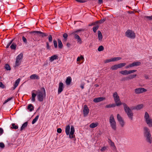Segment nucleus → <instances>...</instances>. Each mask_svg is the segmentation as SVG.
<instances>
[{
    "label": "nucleus",
    "instance_id": "1",
    "mask_svg": "<svg viewBox=\"0 0 152 152\" xmlns=\"http://www.w3.org/2000/svg\"><path fill=\"white\" fill-rule=\"evenodd\" d=\"M144 136L146 141L149 144L152 143V137L150 131L147 127L144 128Z\"/></svg>",
    "mask_w": 152,
    "mask_h": 152
},
{
    "label": "nucleus",
    "instance_id": "2",
    "mask_svg": "<svg viewBox=\"0 0 152 152\" xmlns=\"http://www.w3.org/2000/svg\"><path fill=\"white\" fill-rule=\"evenodd\" d=\"M70 126L69 125H67L65 127V132L66 135H69V137L70 139H72L75 137L74 134L75 129L74 126L73 125L71 126L70 132Z\"/></svg>",
    "mask_w": 152,
    "mask_h": 152
},
{
    "label": "nucleus",
    "instance_id": "3",
    "mask_svg": "<svg viewBox=\"0 0 152 152\" xmlns=\"http://www.w3.org/2000/svg\"><path fill=\"white\" fill-rule=\"evenodd\" d=\"M125 112L126 114L129 118L131 120L133 118V113L130 107L125 103L122 104Z\"/></svg>",
    "mask_w": 152,
    "mask_h": 152
},
{
    "label": "nucleus",
    "instance_id": "4",
    "mask_svg": "<svg viewBox=\"0 0 152 152\" xmlns=\"http://www.w3.org/2000/svg\"><path fill=\"white\" fill-rule=\"evenodd\" d=\"M38 93L37 95L38 100L42 102L44 98L46 96V92L45 90L44 87L42 88L41 90H38Z\"/></svg>",
    "mask_w": 152,
    "mask_h": 152
},
{
    "label": "nucleus",
    "instance_id": "5",
    "mask_svg": "<svg viewBox=\"0 0 152 152\" xmlns=\"http://www.w3.org/2000/svg\"><path fill=\"white\" fill-rule=\"evenodd\" d=\"M109 122L112 129L113 130L115 131L116 129V124L113 114H111L110 117Z\"/></svg>",
    "mask_w": 152,
    "mask_h": 152
},
{
    "label": "nucleus",
    "instance_id": "6",
    "mask_svg": "<svg viewBox=\"0 0 152 152\" xmlns=\"http://www.w3.org/2000/svg\"><path fill=\"white\" fill-rule=\"evenodd\" d=\"M144 118L146 124L149 127H151L152 126V121L151 119L150 118L149 114L146 112L145 113Z\"/></svg>",
    "mask_w": 152,
    "mask_h": 152
},
{
    "label": "nucleus",
    "instance_id": "7",
    "mask_svg": "<svg viewBox=\"0 0 152 152\" xmlns=\"http://www.w3.org/2000/svg\"><path fill=\"white\" fill-rule=\"evenodd\" d=\"M113 96L115 103H116L117 106L118 107L120 106L122 104V103L117 92L113 93Z\"/></svg>",
    "mask_w": 152,
    "mask_h": 152
},
{
    "label": "nucleus",
    "instance_id": "8",
    "mask_svg": "<svg viewBox=\"0 0 152 152\" xmlns=\"http://www.w3.org/2000/svg\"><path fill=\"white\" fill-rule=\"evenodd\" d=\"M125 36L127 37L134 39L135 37L134 32L132 30H128L125 32Z\"/></svg>",
    "mask_w": 152,
    "mask_h": 152
},
{
    "label": "nucleus",
    "instance_id": "9",
    "mask_svg": "<svg viewBox=\"0 0 152 152\" xmlns=\"http://www.w3.org/2000/svg\"><path fill=\"white\" fill-rule=\"evenodd\" d=\"M126 64V63H121L118 64H115L112 66L110 69L112 70H115L118 68H121L124 66Z\"/></svg>",
    "mask_w": 152,
    "mask_h": 152
},
{
    "label": "nucleus",
    "instance_id": "10",
    "mask_svg": "<svg viewBox=\"0 0 152 152\" xmlns=\"http://www.w3.org/2000/svg\"><path fill=\"white\" fill-rule=\"evenodd\" d=\"M137 71V70L136 69H134L129 70H123L120 71L119 72V73L123 75H125L135 72Z\"/></svg>",
    "mask_w": 152,
    "mask_h": 152
},
{
    "label": "nucleus",
    "instance_id": "11",
    "mask_svg": "<svg viewBox=\"0 0 152 152\" xmlns=\"http://www.w3.org/2000/svg\"><path fill=\"white\" fill-rule=\"evenodd\" d=\"M30 32L31 34H34V35L37 34H38L39 36L41 37H46L48 35V34L47 33L42 32L40 31H31Z\"/></svg>",
    "mask_w": 152,
    "mask_h": 152
},
{
    "label": "nucleus",
    "instance_id": "12",
    "mask_svg": "<svg viewBox=\"0 0 152 152\" xmlns=\"http://www.w3.org/2000/svg\"><path fill=\"white\" fill-rule=\"evenodd\" d=\"M117 118L121 126L123 127L124 125L125 122L122 118L118 114L117 115Z\"/></svg>",
    "mask_w": 152,
    "mask_h": 152
},
{
    "label": "nucleus",
    "instance_id": "13",
    "mask_svg": "<svg viewBox=\"0 0 152 152\" xmlns=\"http://www.w3.org/2000/svg\"><path fill=\"white\" fill-rule=\"evenodd\" d=\"M147 91V90L144 88H137L134 90L135 93L137 94L145 92Z\"/></svg>",
    "mask_w": 152,
    "mask_h": 152
},
{
    "label": "nucleus",
    "instance_id": "14",
    "mask_svg": "<svg viewBox=\"0 0 152 152\" xmlns=\"http://www.w3.org/2000/svg\"><path fill=\"white\" fill-rule=\"evenodd\" d=\"M77 33V32H75L74 31L72 33L71 35L74 36L75 38L77 39V42L79 43L80 44H81L82 43L81 39L79 36L76 34Z\"/></svg>",
    "mask_w": 152,
    "mask_h": 152
},
{
    "label": "nucleus",
    "instance_id": "15",
    "mask_svg": "<svg viewBox=\"0 0 152 152\" xmlns=\"http://www.w3.org/2000/svg\"><path fill=\"white\" fill-rule=\"evenodd\" d=\"M89 110L86 105H85L83 109V113L84 116L87 115L89 113Z\"/></svg>",
    "mask_w": 152,
    "mask_h": 152
},
{
    "label": "nucleus",
    "instance_id": "16",
    "mask_svg": "<svg viewBox=\"0 0 152 152\" xmlns=\"http://www.w3.org/2000/svg\"><path fill=\"white\" fill-rule=\"evenodd\" d=\"M108 143L110 145L112 149L114 151L116 150V148L115 145L114 143L110 139H108Z\"/></svg>",
    "mask_w": 152,
    "mask_h": 152
},
{
    "label": "nucleus",
    "instance_id": "17",
    "mask_svg": "<svg viewBox=\"0 0 152 152\" xmlns=\"http://www.w3.org/2000/svg\"><path fill=\"white\" fill-rule=\"evenodd\" d=\"M64 88V84L62 82H60L58 89V94H60L63 91Z\"/></svg>",
    "mask_w": 152,
    "mask_h": 152
},
{
    "label": "nucleus",
    "instance_id": "18",
    "mask_svg": "<svg viewBox=\"0 0 152 152\" xmlns=\"http://www.w3.org/2000/svg\"><path fill=\"white\" fill-rule=\"evenodd\" d=\"M143 105L142 104H139L137 105L136 106L132 107H131L132 110H140L143 107Z\"/></svg>",
    "mask_w": 152,
    "mask_h": 152
},
{
    "label": "nucleus",
    "instance_id": "19",
    "mask_svg": "<svg viewBox=\"0 0 152 152\" xmlns=\"http://www.w3.org/2000/svg\"><path fill=\"white\" fill-rule=\"evenodd\" d=\"M137 75L136 74L131 75H129L128 77L123 78V80H125L132 79L135 78L136 77Z\"/></svg>",
    "mask_w": 152,
    "mask_h": 152
},
{
    "label": "nucleus",
    "instance_id": "20",
    "mask_svg": "<svg viewBox=\"0 0 152 152\" xmlns=\"http://www.w3.org/2000/svg\"><path fill=\"white\" fill-rule=\"evenodd\" d=\"M105 99V98L103 97H99L94 99L93 100V101L94 102L98 103L102 101Z\"/></svg>",
    "mask_w": 152,
    "mask_h": 152
},
{
    "label": "nucleus",
    "instance_id": "21",
    "mask_svg": "<svg viewBox=\"0 0 152 152\" xmlns=\"http://www.w3.org/2000/svg\"><path fill=\"white\" fill-rule=\"evenodd\" d=\"M30 78L31 80L39 79V77L36 74H33L31 75Z\"/></svg>",
    "mask_w": 152,
    "mask_h": 152
},
{
    "label": "nucleus",
    "instance_id": "22",
    "mask_svg": "<svg viewBox=\"0 0 152 152\" xmlns=\"http://www.w3.org/2000/svg\"><path fill=\"white\" fill-rule=\"evenodd\" d=\"M131 64L132 67H133L140 66L141 64V63L140 61H134Z\"/></svg>",
    "mask_w": 152,
    "mask_h": 152
},
{
    "label": "nucleus",
    "instance_id": "23",
    "mask_svg": "<svg viewBox=\"0 0 152 152\" xmlns=\"http://www.w3.org/2000/svg\"><path fill=\"white\" fill-rule=\"evenodd\" d=\"M20 78H18L15 81V84L14 85V87H13V89L14 90L18 86L20 82Z\"/></svg>",
    "mask_w": 152,
    "mask_h": 152
},
{
    "label": "nucleus",
    "instance_id": "24",
    "mask_svg": "<svg viewBox=\"0 0 152 152\" xmlns=\"http://www.w3.org/2000/svg\"><path fill=\"white\" fill-rule=\"evenodd\" d=\"M28 124V122H26L23 124L20 128V131H23L25 128L27 126Z\"/></svg>",
    "mask_w": 152,
    "mask_h": 152
},
{
    "label": "nucleus",
    "instance_id": "25",
    "mask_svg": "<svg viewBox=\"0 0 152 152\" xmlns=\"http://www.w3.org/2000/svg\"><path fill=\"white\" fill-rule=\"evenodd\" d=\"M72 79L71 77H68L66 80V85H69L71 82Z\"/></svg>",
    "mask_w": 152,
    "mask_h": 152
},
{
    "label": "nucleus",
    "instance_id": "26",
    "mask_svg": "<svg viewBox=\"0 0 152 152\" xmlns=\"http://www.w3.org/2000/svg\"><path fill=\"white\" fill-rule=\"evenodd\" d=\"M98 37L99 41L102 40V36L101 32L100 31H98Z\"/></svg>",
    "mask_w": 152,
    "mask_h": 152
},
{
    "label": "nucleus",
    "instance_id": "27",
    "mask_svg": "<svg viewBox=\"0 0 152 152\" xmlns=\"http://www.w3.org/2000/svg\"><path fill=\"white\" fill-rule=\"evenodd\" d=\"M58 48L60 49H62L63 47V45L62 43L61 40L58 39Z\"/></svg>",
    "mask_w": 152,
    "mask_h": 152
},
{
    "label": "nucleus",
    "instance_id": "28",
    "mask_svg": "<svg viewBox=\"0 0 152 152\" xmlns=\"http://www.w3.org/2000/svg\"><path fill=\"white\" fill-rule=\"evenodd\" d=\"M57 58L58 56L56 55H54L52 56L50 58V60L51 61H53L54 60L56 59Z\"/></svg>",
    "mask_w": 152,
    "mask_h": 152
},
{
    "label": "nucleus",
    "instance_id": "29",
    "mask_svg": "<svg viewBox=\"0 0 152 152\" xmlns=\"http://www.w3.org/2000/svg\"><path fill=\"white\" fill-rule=\"evenodd\" d=\"M68 35L66 33H65L63 34V37L64 39H63L62 41L63 43L65 42L67 40Z\"/></svg>",
    "mask_w": 152,
    "mask_h": 152
},
{
    "label": "nucleus",
    "instance_id": "30",
    "mask_svg": "<svg viewBox=\"0 0 152 152\" xmlns=\"http://www.w3.org/2000/svg\"><path fill=\"white\" fill-rule=\"evenodd\" d=\"M34 107L31 104H29L28 106L27 109L31 112L34 110Z\"/></svg>",
    "mask_w": 152,
    "mask_h": 152
},
{
    "label": "nucleus",
    "instance_id": "31",
    "mask_svg": "<svg viewBox=\"0 0 152 152\" xmlns=\"http://www.w3.org/2000/svg\"><path fill=\"white\" fill-rule=\"evenodd\" d=\"M21 63V60H18L16 59L15 61V65L14 66L15 67H16L19 66Z\"/></svg>",
    "mask_w": 152,
    "mask_h": 152
},
{
    "label": "nucleus",
    "instance_id": "32",
    "mask_svg": "<svg viewBox=\"0 0 152 152\" xmlns=\"http://www.w3.org/2000/svg\"><path fill=\"white\" fill-rule=\"evenodd\" d=\"M98 125V123H92L90 125L89 127L91 128H94L96 127Z\"/></svg>",
    "mask_w": 152,
    "mask_h": 152
},
{
    "label": "nucleus",
    "instance_id": "33",
    "mask_svg": "<svg viewBox=\"0 0 152 152\" xmlns=\"http://www.w3.org/2000/svg\"><path fill=\"white\" fill-rule=\"evenodd\" d=\"M39 117V115H38L36 116L35 118L33 120L32 122V124H34L38 120Z\"/></svg>",
    "mask_w": 152,
    "mask_h": 152
},
{
    "label": "nucleus",
    "instance_id": "34",
    "mask_svg": "<svg viewBox=\"0 0 152 152\" xmlns=\"http://www.w3.org/2000/svg\"><path fill=\"white\" fill-rule=\"evenodd\" d=\"M4 68L7 71L11 70V67L10 65L7 64H6L4 66Z\"/></svg>",
    "mask_w": 152,
    "mask_h": 152
},
{
    "label": "nucleus",
    "instance_id": "35",
    "mask_svg": "<svg viewBox=\"0 0 152 152\" xmlns=\"http://www.w3.org/2000/svg\"><path fill=\"white\" fill-rule=\"evenodd\" d=\"M37 95L36 94H35L34 93H32V98L31 101L33 102H34L35 101V98Z\"/></svg>",
    "mask_w": 152,
    "mask_h": 152
},
{
    "label": "nucleus",
    "instance_id": "36",
    "mask_svg": "<svg viewBox=\"0 0 152 152\" xmlns=\"http://www.w3.org/2000/svg\"><path fill=\"white\" fill-rule=\"evenodd\" d=\"M111 58L112 61H115L121 59V58L120 57H114Z\"/></svg>",
    "mask_w": 152,
    "mask_h": 152
},
{
    "label": "nucleus",
    "instance_id": "37",
    "mask_svg": "<svg viewBox=\"0 0 152 152\" xmlns=\"http://www.w3.org/2000/svg\"><path fill=\"white\" fill-rule=\"evenodd\" d=\"M16 47V45L15 43L13 42L12 43L11 45L10 48L11 49L15 50V49Z\"/></svg>",
    "mask_w": 152,
    "mask_h": 152
},
{
    "label": "nucleus",
    "instance_id": "38",
    "mask_svg": "<svg viewBox=\"0 0 152 152\" xmlns=\"http://www.w3.org/2000/svg\"><path fill=\"white\" fill-rule=\"evenodd\" d=\"M23 54L21 53L18 55L16 57V59L21 60L23 58Z\"/></svg>",
    "mask_w": 152,
    "mask_h": 152
},
{
    "label": "nucleus",
    "instance_id": "39",
    "mask_svg": "<svg viewBox=\"0 0 152 152\" xmlns=\"http://www.w3.org/2000/svg\"><path fill=\"white\" fill-rule=\"evenodd\" d=\"M12 126L11 127V128L12 129H17L18 126L17 125H16L15 124L13 123L12 124Z\"/></svg>",
    "mask_w": 152,
    "mask_h": 152
},
{
    "label": "nucleus",
    "instance_id": "40",
    "mask_svg": "<svg viewBox=\"0 0 152 152\" xmlns=\"http://www.w3.org/2000/svg\"><path fill=\"white\" fill-rule=\"evenodd\" d=\"M99 27L98 25H97L93 27V31L94 33H96V30L98 29Z\"/></svg>",
    "mask_w": 152,
    "mask_h": 152
},
{
    "label": "nucleus",
    "instance_id": "41",
    "mask_svg": "<svg viewBox=\"0 0 152 152\" xmlns=\"http://www.w3.org/2000/svg\"><path fill=\"white\" fill-rule=\"evenodd\" d=\"M84 59V58L83 56H80L78 57L77 59V61H80V60H83Z\"/></svg>",
    "mask_w": 152,
    "mask_h": 152
},
{
    "label": "nucleus",
    "instance_id": "42",
    "mask_svg": "<svg viewBox=\"0 0 152 152\" xmlns=\"http://www.w3.org/2000/svg\"><path fill=\"white\" fill-rule=\"evenodd\" d=\"M104 48L103 47L102 45H101L98 48V50L99 51H103L104 50Z\"/></svg>",
    "mask_w": 152,
    "mask_h": 152
},
{
    "label": "nucleus",
    "instance_id": "43",
    "mask_svg": "<svg viewBox=\"0 0 152 152\" xmlns=\"http://www.w3.org/2000/svg\"><path fill=\"white\" fill-rule=\"evenodd\" d=\"M145 18L149 20H152V15L151 16H145Z\"/></svg>",
    "mask_w": 152,
    "mask_h": 152
},
{
    "label": "nucleus",
    "instance_id": "44",
    "mask_svg": "<svg viewBox=\"0 0 152 152\" xmlns=\"http://www.w3.org/2000/svg\"><path fill=\"white\" fill-rule=\"evenodd\" d=\"M53 42L55 48H57V41L56 40H54L53 41Z\"/></svg>",
    "mask_w": 152,
    "mask_h": 152
},
{
    "label": "nucleus",
    "instance_id": "45",
    "mask_svg": "<svg viewBox=\"0 0 152 152\" xmlns=\"http://www.w3.org/2000/svg\"><path fill=\"white\" fill-rule=\"evenodd\" d=\"M12 99V97H10L8 98L7 100L5 101L3 103V104H5L8 101H10Z\"/></svg>",
    "mask_w": 152,
    "mask_h": 152
},
{
    "label": "nucleus",
    "instance_id": "46",
    "mask_svg": "<svg viewBox=\"0 0 152 152\" xmlns=\"http://www.w3.org/2000/svg\"><path fill=\"white\" fill-rule=\"evenodd\" d=\"M13 41V39L12 40L9 42L6 46V48H8L9 47V46L12 44Z\"/></svg>",
    "mask_w": 152,
    "mask_h": 152
},
{
    "label": "nucleus",
    "instance_id": "47",
    "mask_svg": "<svg viewBox=\"0 0 152 152\" xmlns=\"http://www.w3.org/2000/svg\"><path fill=\"white\" fill-rule=\"evenodd\" d=\"M22 39L23 40V42L24 43H25L26 44L27 43V39L26 38H25V37L24 36H23L22 37Z\"/></svg>",
    "mask_w": 152,
    "mask_h": 152
},
{
    "label": "nucleus",
    "instance_id": "48",
    "mask_svg": "<svg viewBox=\"0 0 152 152\" xmlns=\"http://www.w3.org/2000/svg\"><path fill=\"white\" fill-rule=\"evenodd\" d=\"M0 87L2 89H4L5 88V85L3 84L1 82H0Z\"/></svg>",
    "mask_w": 152,
    "mask_h": 152
},
{
    "label": "nucleus",
    "instance_id": "49",
    "mask_svg": "<svg viewBox=\"0 0 152 152\" xmlns=\"http://www.w3.org/2000/svg\"><path fill=\"white\" fill-rule=\"evenodd\" d=\"M107 148V147L104 146L101 148L100 149V151H104L106 150Z\"/></svg>",
    "mask_w": 152,
    "mask_h": 152
},
{
    "label": "nucleus",
    "instance_id": "50",
    "mask_svg": "<svg viewBox=\"0 0 152 152\" xmlns=\"http://www.w3.org/2000/svg\"><path fill=\"white\" fill-rule=\"evenodd\" d=\"M48 40L49 42H51L52 41V36L51 35L48 36Z\"/></svg>",
    "mask_w": 152,
    "mask_h": 152
},
{
    "label": "nucleus",
    "instance_id": "51",
    "mask_svg": "<svg viewBox=\"0 0 152 152\" xmlns=\"http://www.w3.org/2000/svg\"><path fill=\"white\" fill-rule=\"evenodd\" d=\"M5 147V145L4 143L3 142H0V148H3Z\"/></svg>",
    "mask_w": 152,
    "mask_h": 152
},
{
    "label": "nucleus",
    "instance_id": "52",
    "mask_svg": "<svg viewBox=\"0 0 152 152\" xmlns=\"http://www.w3.org/2000/svg\"><path fill=\"white\" fill-rule=\"evenodd\" d=\"M112 61V58H110V59H107L104 61L105 63H108Z\"/></svg>",
    "mask_w": 152,
    "mask_h": 152
},
{
    "label": "nucleus",
    "instance_id": "53",
    "mask_svg": "<svg viewBox=\"0 0 152 152\" xmlns=\"http://www.w3.org/2000/svg\"><path fill=\"white\" fill-rule=\"evenodd\" d=\"M106 20L105 18H103L99 21L100 23H104Z\"/></svg>",
    "mask_w": 152,
    "mask_h": 152
},
{
    "label": "nucleus",
    "instance_id": "54",
    "mask_svg": "<svg viewBox=\"0 0 152 152\" xmlns=\"http://www.w3.org/2000/svg\"><path fill=\"white\" fill-rule=\"evenodd\" d=\"M132 66L131 65V64H129L128 65L126 66H125V69H127L128 68H129L132 67Z\"/></svg>",
    "mask_w": 152,
    "mask_h": 152
},
{
    "label": "nucleus",
    "instance_id": "55",
    "mask_svg": "<svg viewBox=\"0 0 152 152\" xmlns=\"http://www.w3.org/2000/svg\"><path fill=\"white\" fill-rule=\"evenodd\" d=\"M46 48L47 49L49 50L50 49V47L49 45V43L47 42H46Z\"/></svg>",
    "mask_w": 152,
    "mask_h": 152
},
{
    "label": "nucleus",
    "instance_id": "56",
    "mask_svg": "<svg viewBox=\"0 0 152 152\" xmlns=\"http://www.w3.org/2000/svg\"><path fill=\"white\" fill-rule=\"evenodd\" d=\"M78 2L80 3H84L86 2L85 0H75Z\"/></svg>",
    "mask_w": 152,
    "mask_h": 152
},
{
    "label": "nucleus",
    "instance_id": "57",
    "mask_svg": "<svg viewBox=\"0 0 152 152\" xmlns=\"http://www.w3.org/2000/svg\"><path fill=\"white\" fill-rule=\"evenodd\" d=\"M57 131L58 133H60L61 132L62 129L61 128H59L57 129Z\"/></svg>",
    "mask_w": 152,
    "mask_h": 152
},
{
    "label": "nucleus",
    "instance_id": "58",
    "mask_svg": "<svg viewBox=\"0 0 152 152\" xmlns=\"http://www.w3.org/2000/svg\"><path fill=\"white\" fill-rule=\"evenodd\" d=\"M4 132V130L3 129L1 128H0V135H1L3 134Z\"/></svg>",
    "mask_w": 152,
    "mask_h": 152
},
{
    "label": "nucleus",
    "instance_id": "59",
    "mask_svg": "<svg viewBox=\"0 0 152 152\" xmlns=\"http://www.w3.org/2000/svg\"><path fill=\"white\" fill-rule=\"evenodd\" d=\"M84 31L83 29H78V30H77L75 31V32H77V33H78V32H80L82 31Z\"/></svg>",
    "mask_w": 152,
    "mask_h": 152
},
{
    "label": "nucleus",
    "instance_id": "60",
    "mask_svg": "<svg viewBox=\"0 0 152 152\" xmlns=\"http://www.w3.org/2000/svg\"><path fill=\"white\" fill-rule=\"evenodd\" d=\"M116 106H117L116 103L115 104H111V107H115Z\"/></svg>",
    "mask_w": 152,
    "mask_h": 152
},
{
    "label": "nucleus",
    "instance_id": "61",
    "mask_svg": "<svg viewBox=\"0 0 152 152\" xmlns=\"http://www.w3.org/2000/svg\"><path fill=\"white\" fill-rule=\"evenodd\" d=\"M105 107L107 108H111V104H109L108 105H106Z\"/></svg>",
    "mask_w": 152,
    "mask_h": 152
},
{
    "label": "nucleus",
    "instance_id": "62",
    "mask_svg": "<svg viewBox=\"0 0 152 152\" xmlns=\"http://www.w3.org/2000/svg\"><path fill=\"white\" fill-rule=\"evenodd\" d=\"M95 23H94V22H93L92 23H91V24H90L88 25V26H94V25H95Z\"/></svg>",
    "mask_w": 152,
    "mask_h": 152
},
{
    "label": "nucleus",
    "instance_id": "63",
    "mask_svg": "<svg viewBox=\"0 0 152 152\" xmlns=\"http://www.w3.org/2000/svg\"><path fill=\"white\" fill-rule=\"evenodd\" d=\"M66 45L67 47L69 48L71 46V44L69 43H67Z\"/></svg>",
    "mask_w": 152,
    "mask_h": 152
},
{
    "label": "nucleus",
    "instance_id": "64",
    "mask_svg": "<svg viewBox=\"0 0 152 152\" xmlns=\"http://www.w3.org/2000/svg\"><path fill=\"white\" fill-rule=\"evenodd\" d=\"M144 77H145V78L146 79H149V77H148V76L147 75H145Z\"/></svg>",
    "mask_w": 152,
    "mask_h": 152
}]
</instances>
